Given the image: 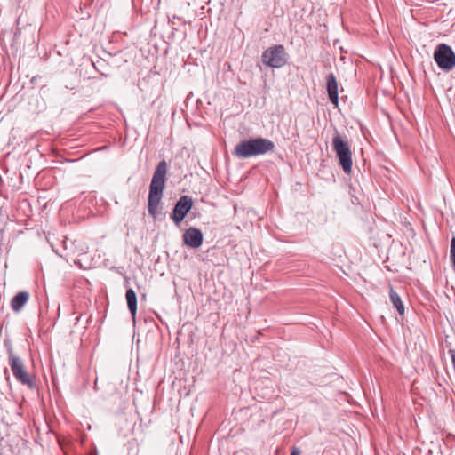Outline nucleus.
<instances>
[{"label":"nucleus","instance_id":"6","mask_svg":"<svg viewBox=\"0 0 455 455\" xmlns=\"http://www.w3.org/2000/svg\"><path fill=\"white\" fill-rule=\"evenodd\" d=\"M193 206V201L188 196H182L176 202L172 213L171 215L172 220L176 225H179L188 213Z\"/></svg>","mask_w":455,"mask_h":455},{"label":"nucleus","instance_id":"13","mask_svg":"<svg viewBox=\"0 0 455 455\" xmlns=\"http://www.w3.org/2000/svg\"><path fill=\"white\" fill-rule=\"evenodd\" d=\"M448 353L451 355L452 364L455 365V350L449 349Z\"/></svg>","mask_w":455,"mask_h":455},{"label":"nucleus","instance_id":"11","mask_svg":"<svg viewBox=\"0 0 455 455\" xmlns=\"http://www.w3.org/2000/svg\"><path fill=\"white\" fill-rule=\"evenodd\" d=\"M125 299L128 309L134 319L137 312V295L132 288L126 291Z\"/></svg>","mask_w":455,"mask_h":455},{"label":"nucleus","instance_id":"17","mask_svg":"<svg viewBox=\"0 0 455 455\" xmlns=\"http://www.w3.org/2000/svg\"><path fill=\"white\" fill-rule=\"evenodd\" d=\"M29 383H30V387H32V375L30 374V380H29Z\"/></svg>","mask_w":455,"mask_h":455},{"label":"nucleus","instance_id":"7","mask_svg":"<svg viewBox=\"0 0 455 455\" xmlns=\"http://www.w3.org/2000/svg\"><path fill=\"white\" fill-rule=\"evenodd\" d=\"M9 364L13 376L23 384L28 385V374L24 370L22 361L19 356L15 355L12 349H8Z\"/></svg>","mask_w":455,"mask_h":455},{"label":"nucleus","instance_id":"10","mask_svg":"<svg viewBox=\"0 0 455 455\" xmlns=\"http://www.w3.org/2000/svg\"><path fill=\"white\" fill-rule=\"evenodd\" d=\"M28 300V293L20 291L15 295L11 301V307L14 312H19Z\"/></svg>","mask_w":455,"mask_h":455},{"label":"nucleus","instance_id":"15","mask_svg":"<svg viewBox=\"0 0 455 455\" xmlns=\"http://www.w3.org/2000/svg\"><path fill=\"white\" fill-rule=\"evenodd\" d=\"M22 19H23V17H22V16H20V17L17 19V25H18V26L21 25V23H22Z\"/></svg>","mask_w":455,"mask_h":455},{"label":"nucleus","instance_id":"2","mask_svg":"<svg viewBox=\"0 0 455 455\" xmlns=\"http://www.w3.org/2000/svg\"><path fill=\"white\" fill-rule=\"evenodd\" d=\"M275 148V145L272 140L257 137L241 140L235 145L233 155L240 159H246L272 152Z\"/></svg>","mask_w":455,"mask_h":455},{"label":"nucleus","instance_id":"5","mask_svg":"<svg viewBox=\"0 0 455 455\" xmlns=\"http://www.w3.org/2000/svg\"><path fill=\"white\" fill-rule=\"evenodd\" d=\"M434 60L438 68L445 72L452 70L455 67V52L446 44H440L434 52Z\"/></svg>","mask_w":455,"mask_h":455},{"label":"nucleus","instance_id":"8","mask_svg":"<svg viewBox=\"0 0 455 455\" xmlns=\"http://www.w3.org/2000/svg\"><path fill=\"white\" fill-rule=\"evenodd\" d=\"M183 243L188 247L196 249L203 243V233L200 229L190 227L182 235Z\"/></svg>","mask_w":455,"mask_h":455},{"label":"nucleus","instance_id":"4","mask_svg":"<svg viewBox=\"0 0 455 455\" xmlns=\"http://www.w3.org/2000/svg\"><path fill=\"white\" fill-rule=\"evenodd\" d=\"M261 60L269 68H280L287 64L288 53L283 44H275L263 52Z\"/></svg>","mask_w":455,"mask_h":455},{"label":"nucleus","instance_id":"16","mask_svg":"<svg viewBox=\"0 0 455 455\" xmlns=\"http://www.w3.org/2000/svg\"><path fill=\"white\" fill-rule=\"evenodd\" d=\"M39 77L34 76L30 79V83H36Z\"/></svg>","mask_w":455,"mask_h":455},{"label":"nucleus","instance_id":"12","mask_svg":"<svg viewBox=\"0 0 455 455\" xmlns=\"http://www.w3.org/2000/svg\"><path fill=\"white\" fill-rule=\"evenodd\" d=\"M389 299L393 306L397 309L400 315L404 314V306L403 303L398 295V293L394 291L392 287H390Z\"/></svg>","mask_w":455,"mask_h":455},{"label":"nucleus","instance_id":"1","mask_svg":"<svg viewBox=\"0 0 455 455\" xmlns=\"http://www.w3.org/2000/svg\"><path fill=\"white\" fill-rule=\"evenodd\" d=\"M166 174H167V163L165 160L160 161L153 173V177L151 180V183L149 186V194L148 198V213L156 218L157 215V208L161 198L163 196V192L164 189V185L166 181Z\"/></svg>","mask_w":455,"mask_h":455},{"label":"nucleus","instance_id":"3","mask_svg":"<svg viewBox=\"0 0 455 455\" xmlns=\"http://www.w3.org/2000/svg\"><path fill=\"white\" fill-rule=\"evenodd\" d=\"M332 148L339 159V165L345 173L352 171V151L346 136H342L338 131L332 138Z\"/></svg>","mask_w":455,"mask_h":455},{"label":"nucleus","instance_id":"9","mask_svg":"<svg viewBox=\"0 0 455 455\" xmlns=\"http://www.w3.org/2000/svg\"><path fill=\"white\" fill-rule=\"evenodd\" d=\"M326 90L330 101L336 107L339 105L338 82L334 74H329L326 79Z\"/></svg>","mask_w":455,"mask_h":455},{"label":"nucleus","instance_id":"14","mask_svg":"<svg viewBox=\"0 0 455 455\" xmlns=\"http://www.w3.org/2000/svg\"><path fill=\"white\" fill-rule=\"evenodd\" d=\"M291 455H300V451L297 447H293Z\"/></svg>","mask_w":455,"mask_h":455}]
</instances>
